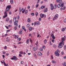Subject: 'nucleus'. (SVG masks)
I'll list each match as a JSON object with an SVG mask.
<instances>
[{
  "mask_svg": "<svg viewBox=\"0 0 66 66\" xmlns=\"http://www.w3.org/2000/svg\"><path fill=\"white\" fill-rule=\"evenodd\" d=\"M30 26V25L29 24H28L27 25V27L28 28H29V27Z\"/></svg>",
  "mask_w": 66,
  "mask_h": 66,
  "instance_id": "obj_43",
  "label": "nucleus"
},
{
  "mask_svg": "<svg viewBox=\"0 0 66 66\" xmlns=\"http://www.w3.org/2000/svg\"><path fill=\"white\" fill-rule=\"evenodd\" d=\"M59 17V15L57 14H56L54 16V18H53V20H55L56 19H57Z\"/></svg>",
  "mask_w": 66,
  "mask_h": 66,
  "instance_id": "obj_5",
  "label": "nucleus"
},
{
  "mask_svg": "<svg viewBox=\"0 0 66 66\" xmlns=\"http://www.w3.org/2000/svg\"><path fill=\"white\" fill-rule=\"evenodd\" d=\"M33 55L34 57H35V58H37V56H36L35 54H34Z\"/></svg>",
  "mask_w": 66,
  "mask_h": 66,
  "instance_id": "obj_19",
  "label": "nucleus"
},
{
  "mask_svg": "<svg viewBox=\"0 0 66 66\" xmlns=\"http://www.w3.org/2000/svg\"><path fill=\"white\" fill-rule=\"evenodd\" d=\"M53 9H54V8H53V6L52 7H51V10H53Z\"/></svg>",
  "mask_w": 66,
  "mask_h": 66,
  "instance_id": "obj_53",
  "label": "nucleus"
},
{
  "mask_svg": "<svg viewBox=\"0 0 66 66\" xmlns=\"http://www.w3.org/2000/svg\"><path fill=\"white\" fill-rule=\"evenodd\" d=\"M47 55H49V52L48 51L47 52Z\"/></svg>",
  "mask_w": 66,
  "mask_h": 66,
  "instance_id": "obj_56",
  "label": "nucleus"
},
{
  "mask_svg": "<svg viewBox=\"0 0 66 66\" xmlns=\"http://www.w3.org/2000/svg\"><path fill=\"white\" fill-rule=\"evenodd\" d=\"M43 49H45L46 48V47L45 46L43 45Z\"/></svg>",
  "mask_w": 66,
  "mask_h": 66,
  "instance_id": "obj_37",
  "label": "nucleus"
},
{
  "mask_svg": "<svg viewBox=\"0 0 66 66\" xmlns=\"http://www.w3.org/2000/svg\"><path fill=\"white\" fill-rule=\"evenodd\" d=\"M40 0H38L37 2V4H38L40 2Z\"/></svg>",
  "mask_w": 66,
  "mask_h": 66,
  "instance_id": "obj_29",
  "label": "nucleus"
},
{
  "mask_svg": "<svg viewBox=\"0 0 66 66\" xmlns=\"http://www.w3.org/2000/svg\"><path fill=\"white\" fill-rule=\"evenodd\" d=\"M16 19H17V17H14L13 18V21H17V20H16Z\"/></svg>",
  "mask_w": 66,
  "mask_h": 66,
  "instance_id": "obj_17",
  "label": "nucleus"
},
{
  "mask_svg": "<svg viewBox=\"0 0 66 66\" xmlns=\"http://www.w3.org/2000/svg\"><path fill=\"white\" fill-rule=\"evenodd\" d=\"M50 6H51V7H52L53 6V5H52V4H50Z\"/></svg>",
  "mask_w": 66,
  "mask_h": 66,
  "instance_id": "obj_57",
  "label": "nucleus"
},
{
  "mask_svg": "<svg viewBox=\"0 0 66 66\" xmlns=\"http://www.w3.org/2000/svg\"><path fill=\"white\" fill-rule=\"evenodd\" d=\"M19 53L20 54H23V52H22V51H21Z\"/></svg>",
  "mask_w": 66,
  "mask_h": 66,
  "instance_id": "obj_30",
  "label": "nucleus"
},
{
  "mask_svg": "<svg viewBox=\"0 0 66 66\" xmlns=\"http://www.w3.org/2000/svg\"><path fill=\"white\" fill-rule=\"evenodd\" d=\"M7 31V32H10V30H7L6 31Z\"/></svg>",
  "mask_w": 66,
  "mask_h": 66,
  "instance_id": "obj_63",
  "label": "nucleus"
},
{
  "mask_svg": "<svg viewBox=\"0 0 66 66\" xmlns=\"http://www.w3.org/2000/svg\"><path fill=\"white\" fill-rule=\"evenodd\" d=\"M9 21V19L8 18H7L6 20V22H7Z\"/></svg>",
  "mask_w": 66,
  "mask_h": 66,
  "instance_id": "obj_26",
  "label": "nucleus"
},
{
  "mask_svg": "<svg viewBox=\"0 0 66 66\" xmlns=\"http://www.w3.org/2000/svg\"><path fill=\"white\" fill-rule=\"evenodd\" d=\"M30 42L31 44H32V40L31 38L30 39Z\"/></svg>",
  "mask_w": 66,
  "mask_h": 66,
  "instance_id": "obj_39",
  "label": "nucleus"
},
{
  "mask_svg": "<svg viewBox=\"0 0 66 66\" xmlns=\"http://www.w3.org/2000/svg\"><path fill=\"white\" fill-rule=\"evenodd\" d=\"M65 38H62V42H61V43H62L63 45H64V41H65Z\"/></svg>",
  "mask_w": 66,
  "mask_h": 66,
  "instance_id": "obj_11",
  "label": "nucleus"
},
{
  "mask_svg": "<svg viewBox=\"0 0 66 66\" xmlns=\"http://www.w3.org/2000/svg\"><path fill=\"white\" fill-rule=\"evenodd\" d=\"M6 56H8V55H9V53H7L6 54Z\"/></svg>",
  "mask_w": 66,
  "mask_h": 66,
  "instance_id": "obj_54",
  "label": "nucleus"
},
{
  "mask_svg": "<svg viewBox=\"0 0 66 66\" xmlns=\"http://www.w3.org/2000/svg\"><path fill=\"white\" fill-rule=\"evenodd\" d=\"M65 30V28H64L62 29V30L63 32H64Z\"/></svg>",
  "mask_w": 66,
  "mask_h": 66,
  "instance_id": "obj_28",
  "label": "nucleus"
},
{
  "mask_svg": "<svg viewBox=\"0 0 66 66\" xmlns=\"http://www.w3.org/2000/svg\"><path fill=\"white\" fill-rule=\"evenodd\" d=\"M44 44H46V43L47 42V40L45 39L44 41Z\"/></svg>",
  "mask_w": 66,
  "mask_h": 66,
  "instance_id": "obj_42",
  "label": "nucleus"
},
{
  "mask_svg": "<svg viewBox=\"0 0 66 66\" xmlns=\"http://www.w3.org/2000/svg\"><path fill=\"white\" fill-rule=\"evenodd\" d=\"M21 64H23V62L22 61H21Z\"/></svg>",
  "mask_w": 66,
  "mask_h": 66,
  "instance_id": "obj_51",
  "label": "nucleus"
},
{
  "mask_svg": "<svg viewBox=\"0 0 66 66\" xmlns=\"http://www.w3.org/2000/svg\"><path fill=\"white\" fill-rule=\"evenodd\" d=\"M64 22H66V19H65L64 20Z\"/></svg>",
  "mask_w": 66,
  "mask_h": 66,
  "instance_id": "obj_49",
  "label": "nucleus"
},
{
  "mask_svg": "<svg viewBox=\"0 0 66 66\" xmlns=\"http://www.w3.org/2000/svg\"><path fill=\"white\" fill-rule=\"evenodd\" d=\"M31 14L32 16H34V13H31Z\"/></svg>",
  "mask_w": 66,
  "mask_h": 66,
  "instance_id": "obj_45",
  "label": "nucleus"
},
{
  "mask_svg": "<svg viewBox=\"0 0 66 66\" xmlns=\"http://www.w3.org/2000/svg\"><path fill=\"white\" fill-rule=\"evenodd\" d=\"M57 2H59L60 4H58L57 5V7L58 8H60L61 6V7H63L64 6V4L62 3V0H56Z\"/></svg>",
  "mask_w": 66,
  "mask_h": 66,
  "instance_id": "obj_2",
  "label": "nucleus"
},
{
  "mask_svg": "<svg viewBox=\"0 0 66 66\" xmlns=\"http://www.w3.org/2000/svg\"><path fill=\"white\" fill-rule=\"evenodd\" d=\"M6 48H7V47H6V46H5L4 47V49H5V50H6Z\"/></svg>",
  "mask_w": 66,
  "mask_h": 66,
  "instance_id": "obj_50",
  "label": "nucleus"
},
{
  "mask_svg": "<svg viewBox=\"0 0 66 66\" xmlns=\"http://www.w3.org/2000/svg\"><path fill=\"white\" fill-rule=\"evenodd\" d=\"M22 29H21L20 30V31L19 32V34H22Z\"/></svg>",
  "mask_w": 66,
  "mask_h": 66,
  "instance_id": "obj_15",
  "label": "nucleus"
},
{
  "mask_svg": "<svg viewBox=\"0 0 66 66\" xmlns=\"http://www.w3.org/2000/svg\"><path fill=\"white\" fill-rule=\"evenodd\" d=\"M28 22H29L30 21V18H28Z\"/></svg>",
  "mask_w": 66,
  "mask_h": 66,
  "instance_id": "obj_40",
  "label": "nucleus"
},
{
  "mask_svg": "<svg viewBox=\"0 0 66 66\" xmlns=\"http://www.w3.org/2000/svg\"><path fill=\"white\" fill-rule=\"evenodd\" d=\"M38 6H39V4H37L36 6V8H37V7H38Z\"/></svg>",
  "mask_w": 66,
  "mask_h": 66,
  "instance_id": "obj_34",
  "label": "nucleus"
},
{
  "mask_svg": "<svg viewBox=\"0 0 66 66\" xmlns=\"http://www.w3.org/2000/svg\"><path fill=\"white\" fill-rule=\"evenodd\" d=\"M2 56H3V59H4V57H5V56L4 55H3Z\"/></svg>",
  "mask_w": 66,
  "mask_h": 66,
  "instance_id": "obj_60",
  "label": "nucleus"
},
{
  "mask_svg": "<svg viewBox=\"0 0 66 66\" xmlns=\"http://www.w3.org/2000/svg\"><path fill=\"white\" fill-rule=\"evenodd\" d=\"M52 62V63H56V61L54 60H53Z\"/></svg>",
  "mask_w": 66,
  "mask_h": 66,
  "instance_id": "obj_31",
  "label": "nucleus"
},
{
  "mask_svg": "<svg viewBox=\"0 0 66 66\" xmlns=\"http://www.w3.org/2000/svg\"><path fill=\"white\" fill-rule=\"evenodd\" d=\"M64 50H66V45H64Z\"/></svg>",
  "mask_w": 66,
  "mask_h": 66,
  "instance_id": "obj_46",
  "label": "nucleus"
},
{
  "mask_svg": "<svg viewBox=\"0 0 66 66\" xmlns=\"http://www.w3.org/2000/svg\"><path fill=\"white\" fill-rule=\"evenodd\" d=\"M45 7H46L45 6H41V9H45Z\"/></svg>",
  "mask_w": 66,
  "mask_h": 66,
  "instance_id": "obj_22",
  "label": "nucleus"
},
{
  "mask_svg": "<svg viewBox=\"0 0 66 66\" xmlns=\"http://www.w3.org/2000/svg\"><path fill=\"white\" fill-rule=\"evenodd\" d=\"M59 53H60V51H59V50L57 49L56 51L55 52V54L56 56H59L60 55Z\"/></svg>",
  "mask_w": 66,
  "mask_h": 66,
  "instance_id": "obj_3",
  "label": "nucleus"
},
{
  "mask_svg": "<svg viewBox=\"0 0 66 66\" xmlns=\"http://www.w3.org/2000/svg\"><path fill=\"white\" fill-rule=\"evenodd\" d=\"M50 45L51 46L52 45V42H51V41H50Z\"/></svg>",
  "mask_w": 66,
  "mask_h": 66,
  "instance_id": "obj_41",
  "label": "nucleus"
},
{
  "mask_svg": "<svg viewBox=\"0 0 66 66\" xmlns=\"http://www.w3.org/2000/svg\"><path fill=\"white\" fill-rule=\"evenodd\" d=\"M22 28L23 29V30H24V29H25V28H24V26H22Z\"/></svg>",
  "mask_w": 66,
  "mask_h": 66,
  "instance_id": "obj_61",
  "label": "nucleus"
},
{
  "mask_svg": "<svg viewBox=\"0 0 66 66\" xmlns=\"http://www.w3.org/2000/svg\"><path fill=\"white\" fill-rule=\"evenodd\" d=\"M11 7V6L10 5L8 6H7L6 9L4 13L5 15L3 16V18H5V17H6L7 16V12L10 11V9Z\"/></svg>",
  "mask_w": 66,
  "mask_h": 66,
  "instance_id": "obj_1",
  "label": "nucleus"
},
{
  "mask_svg": "<svg viewBox=\"0 0 66 66\" xmlns=\"http://www.w3.org/2000/svg\"><path fill=\"white\" fill-rule=\"evenodd\" d=\"M62 10H63V8L61 7L60 8V10L61 11H62Z\"/></svg>",
  "mask_w": 66,
  "mask_h": 66,
  "instance_id": "obj_62",
  "label": "nucleus"
},
{
  "mask_svg": "<svg viewBox=\"0 0 66 66\" xmlns=\"http://www.w3.org/2000/svg\"><path fill=\"white\" fill-rule=\"evenodd\" d=\"M18 21L16 20V21H15L14 23V26H16V27H18V24H17V23H18Z\"/></svg>",
  "mask_w": 66,
  "mask_h": 66,
  "instance_id": "obj_8",
  "label": "nucleus"
},
{
  "mask_svg": "<svg viewBox=\"0 0 66 66\" xmlns=\"http://www.w3.org/2000/svg\"><path fill=\"white\" fill-rule=\"evenodd\" d=\"M13 57L14 59V60H15V61H16L17 60V57H16L15 56H13Z\"/></svg>",
  "mask_w": 66,
  "mask_h": 66,
  "instance_id": "obj_14",
  "label": "nucleus"
},
{
  "mask_svg": "<svg viewBox=\"0 0 66 66\" xmlns=\"http://www.w3.org/2000/svg\"><path fill=\"white\" fill-rule=\"evenodd\" d=\"M4 65H5V66H9V64H6L5 63V62H4Z\"/></svg>",
  "mask_w": 66,
  "mask_h": 66,
  "instance_id": "obj_25",
  "label": "nucleus"
},
{
  "mask_svg": "<svg viewBox=\"0 0 66 66\" xmlns=\"http://www.w3.org/2000/svg\"><path fill=\"white\" fill-rule=\"evenodd\" d=\"M51 57L52 59H53V55H51Z\"/></svg>",
  "mask_w": 66,
  "mask_h": 66,
  "instance_id": "obj_52",
  "label": "nucleus"
},
{
  "mask_svg": "<svg viewBox=\"0 0 66 66\" xmlns=\"http://www.w3.org/2000/svg\"><path fill=\"white\" fill-rule=\"evenodd\" d=\"M54 36V35H53V34H52V35H51V37H52L53 36Z\"/></svg>",
  "mask_w": 66,
  "mask_h": 66,
  "instance_id": "obj_59",
  "label": "nucleus"
},
{
  "mask_svg": "<svg viewBox=\"0 0 66 66\" xmlns=\"http://www.w3.org/2000/svg\"><path fill=\"white\" fill-rule=\"evenodd\" d=\"M21 11L22 12V13L23 14V13H24V9H23V8H22L21 10H19V12H20V13L21 12Z\"/></svg>",
  "mask_w": 66,
  "mask_h": 66,
  "instance_id": "obj_9",
  "label": "nucleus"
},
{
  "mask_svg": "<svg viewBox=\"0 0 66 66\" xmlns=\"http://www.w3.org/2000/svg\"><path fill=\"white\" fill-rule=\"evenodd\" d=\"M19 56H20V57H21V56H22V55H21V54L20 53L19 54Z\"/></svg>",
  "mask_w": 66,
  "mask_h": 66,
  "instance_id": "obj_58",
  "label": "nucleus"
},
{
  "mask_svg": "<svg viewBox=\"0 0 66 66\" xmlns=\"http://www.w3.org/2000/svg\"><path fill=\"white\" fill-rule=\"evenodd\" d=\"M52 43H54L55 42V40L54 39H53L52 40Z\"/></svg>",
  "mask_w": 66,
  "mask_h": 66,
  "instance_id": "obj_35",
  "label": "nucleus"
},
{
  "mask_svg": "<svg viewBox=\"0 0 66 66\" xmlns=\"http://www.w3.org/2000/svg\"><path fill=\"white\" fill-rule=\"evenodd\" d=\"M40 15L41 18H43L44 17H46V16L45 15V14H44L41 13L40 14Z\"/></svg>",
  "mask_w": 66,
  "mask_h": 66,
  "instance_id": "obj_7",
  "label": "nucleus"
},
{
  "mask_svg": "<svg viewBox=\"0 0 66 66\" xmlns=\"http://www.w3.org/2000/svg\"><path fill=\"white\" fill-rule=\"evenodd\" d=\"M52 38H53V39H55V37L54 36H52Z\"/></svg>",
  "mask_w": 66,
  "mask_h": 66,
  "instance_id": "obj_36",
  "label": "nucleus"
},
{
  "mask_svg": "<svg viewBox=\"0 0 66 66\" xmlns=\"http://www.w3.org/2000/svg\"><path fill=\"white\" fill-rule=\"evenodd\" d=\"M53 8L54 9H55L56 8V5L55 4L53 6Z\"/></svg>",
  "mask_w": 66,
  "mask_h": 66,
  "instance_id": "obj_24",
  "label": "nucleus"
},
{
  "mask_svg": "<svg viewBox=\"0 0 66 66\" xmlns=\"http://www.w3.org/2000/svg\"><path fill=\"white\" fill-rule=\"evenodd\" d=\"M62 9H63V10H65L66 9V7L65 6L63 7Z\"/></svg>",
  "mask_w": 66,
  "mask_h": 66,
  "instance_id": "obj_33",
  "label": "nucleus"
},
{
  "mask_svg": "<svg viewBox=\"0 0 66 66\" xmlns=\"http://www.w3.org/2000/svg\"><path fill=\"white\" fill-rule=\"evenodd\" d=\"M38 44V41H37L36 43V45L37 46V44Z\"/></svg>",
  "mask_w": 66,
  "mask_h": 66,
  "instance_id": "obj_38",
  "label": "nucleus"
},
{
  "mask_svg": "<svg viewBox=\"0 0 66 66\" xmlns=\"http://www.w3.org/2000/svg\"><path fill=\"white\" fill-rule=\"evenodd\" d=\"M40 24V23L38 21H37L36 22H34V26H39Z\"/></svg>",
  "mask_w": 66,
  "mask_h": 66,
  "instance_id": "obj_6",
  "label": "nucleus"
},
{
  "mask_svg": "<svg viewBox=\"0 0 66 66\" xmlns=\"http://www.w3.org/2000/svg\"><path fill=\"white\" fill-rule=\"evenodd\" d=\"M27 44H28L29 43V39H28L26 40Z\"/></svg>",
  "mask_w": 66,
  "mask_h": 66,
  "instance_id": "obj_23",
  "label": "nucleus"
},
{
  "mask_svg": "<svg viewBox=\"0 0 66 66\" xmlns=\"http://www.w3.org/2000/svg\"><path fill=\"white\" fill-rule=\"evenodd\" d=\"M28 10H25V14H27L28 13Z\"/></svg>",
  "mask_w": 66,
  "mask_h": 66,
  "instance_id": "obj_27",
  "label": "nucleus"
},
{
  "mask_svg": "<svg viewBox=\"0 0 66 66\" xmlns=\"http://www.w3.org/2000/svg\"><path fill=\"white\" fill-rule=\"evenodd\" d=\"M38 55H39V56H42V53H41L40 52H38Z\"/></svg>",
  "mask_w": 66,
  "mask_h": 66,
  "instance_id": "obj_12",
  "label": "nucleus"
},
{
  "mask_svg": "<svg viewBox=\"0 0 66 66\" xmlns=\"http://www.w3.org/2000/svg\"><path fill=\"white\" fill-rule=\"evenodd\" d=\"M33 50L34 51H35L37 50V47H34L33 48Z\"/></svg>",
  "mask_w": 66,
  "mask_h": 66,
  "instance_id": "obj_13",
  "label": "nucleus"
},
{
  "mask_svg": "<svg viewBox=\"0 0 66 66\" xmlns=\"http://www.w3.org/2000/svg\"><path fill=\"white\" fill-rule=\"evenodd\" d=\"M43 49L42 48H40V51H43Z\"/></svg>",
  "mask_w": 66,
  "mask_h": 66,
  "instance_id": "obj_47",
  "label": "nucleus"
},
{
  "mask_svg": "<svg viewBox=\"0 0 66 66\" xmlns=\"http://www.w3.org/2000/svg\"><path fill=\"white\" fill-rule=\"evenodd\" d=\"M10 3H11V4H13V0H11L10 1Z\"/></svg>",
  "mask_w": 66,
  "mask_h": 66,
  "instance_id": "obj_32",
  "label": "nucleus"
},
{
  "mask_svg": "<svg viewBox=\"0 0 66 66\" xmlns=\"http://www.w3.org/2000/svg\"><path fill=\"white\" fill-rule=\"evenodd\" d=\"M53 47H54V48H56V45H55V44H54L53 46Z\"/></svg>",
  "mask_w": 66,
  "mask_h": 66,
  "instance_id": "obj_48",
  "label": "nucleus"
},
{
  "mask_svg": "<svg viewBox=\"0 0 66 66\" xmlns=\"http://www.w3.org/2000/svg\"><path fill=\"white\" fill-rule=\"evenodd\" d=\"M38 12H37L36 13V16H38Z\"/></svg>",
  "mask_w": 66,
  "mask_h": 66,
  "instance_id": "obj_44",
  "label": "nucleus"
},
{
  "mask_svg": "<svg viewBox=\"0 0 66 66\" xmlns=\"http://www.w3.org/2000/svg\"><path fill=\"white\" fill-rule=\"evenodd\" d=\"M41 20H42V19H41V18H40L39 19V21H41Z\"/></svg>",
  "mask_w": 66,
  "mask_h": 66,
  "instance_id": "obj_55",
  "label": "nucleus"
},
{
  "mask_svg": "<svg viewBox=\"0 0 66 66\" xmlns=\"http://www.w3.org/2000/svg\"><path fill=\"white\" fill-rule=\"evenodd\" d=\"M13 36H14V38L15 39H17L18 37H19V36L18 35H14Z\"/></svg>",
  "mask_w": 66,
  "mask_h": 66,
  "instance_id": "obj_10",
  "label": "nucleus"
},
{
  "mask_svg": "<svg viewBox=\"0 0 66 66\" xmlns=\"http://www.w3.org/2000/svg\"><path fill=\"white\" fill-rule=\"evenodd\" d=\"M9 22L10 23V24H11L12 23V22H13V20H10L9 21Z\"/></svg>",
  "mask_w": 66,
  "mask_h": 66,
  "instance_id": "obj_21",
  "label": "nucleus"
},
{
  "mask_svg": "<svg viewBox=\"0 0 66 66\" xmlns=\"http://www.w3.org/2000/svg\"><path fill=\"white\" fill-rule=\"evenodd\" d=\"M14 29H15V30H16L17 29V28L16 27H14Z\"/></svg>",
  "mask_w": 66,
  "mask_h": 66,
  "instance_id": "obj_64",
  "label": "nucleus"
},
{
  "mask_svg": "<svg viewBox=\"0 0 66 66\" xmlns=\"http://www.w3.org/2000/svg\"><path fill=\"white\" fill-rule=\"evenodd\" d=\"M48 11V8H46L45 10L44 11V13H46Z\"/></svg>",
  "mask_w": 66,
  "mask_h": 66,
  "instance_id": "obj_16",
  "label": "nucleus"
},
{
  "mask_svg": "<svg viewBox=\"0 0 66 66\" xmlns=\"http://www.w3.org/2000/svg\"><path fill=\"white\" fill-rule=\"evenodd\" d=\"M33 29V28L32 27H30L29 28V31H31L32 30V29Z\"/></svg>",
  "mask_w": 66,
  "mask_h": 66,
  "instance_id": "obj_18",
  "label": "nucleus"
},
{
  "mask_svg": "<svg viewBox=\"0 0 66 66\" xmlns=\"http://www.w3.org/2000/svg\"><path fill=\"white\" fill-rule=\"evenodd\" d=\"M62 65H63V66H66V63L63 62L62 63Z\"/></svg>",
  "mask_w": 66,
  "mask_h": 66,
  "instance_id": "obj_20",
  "label": "nucleus"
},
{
  "mask_svg": "<svg viewBox=\"0 0 66 66\" xmlns=\"http://www.w3.org/2000/svg\"><path fill=\"white\" fill-rule=\"evenodd\" d=\"M62 45L64 46V44H63L62 42H60L59 43V45H58V48H62V47H63Z\"/></svg>",
  "mask_w": 66,
  "mask_h": 66,
  "instance_id": "obj_4",
  "label": "nucleus"
}]
</instances>
